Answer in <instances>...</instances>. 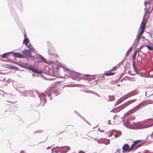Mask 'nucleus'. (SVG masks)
I'll return each mask as SVG.
<instances>
[{
    "label": "nucleus",
    "instance_id": "nucleus-1",
    "mask_svg": "<svg viewBox=\"0 0 153 153\" xmlns=\"http://www.w3.org/2000/svg\"><path fill=\"white\" fill-rule=\"evenodd\" d=\"M59 88H51L48 89L45 94L43 93H39L36 91H35L34 92L37 95L39 98L40 101V105L43 106L45 103L47 102L46 99V96L47 95L48 97H50V99L51 100L52 97H50L53 93H54L56 95H58L60 93L59 91Z\"/></svg>",
    "mask_w": 153,
    "mask_h": 153
},
{
    "label": "nucleus",
    "instance_id": "nucleus-2",
    "mask_svg": "<svg viewBox=\"0 0 153 153\" xmlns=\"http://www.w3.org/2000/svg\"><path fill=\"white\" fill-rule=\"evenodd\" d=\"M137 99H136L130 100L126 102H125L121 105L118 106L116 108H115L113 109L111 111V112H113L114 113L120 111L123 109L124 108L127 106H128V105L131 104L133 103H134V102H136L137 101Z\"/></svg>",
    "mask_w": 153,
    "mask_h": 153
},
{
    "label": "nucleus",
    "instance_id": "nucleus-3",
    "mask_svg": "<svg viewBox=\"0 0 153 153\" xmlns=\"http://www.w3.org/2000/svg\"><path fill=\"white\" fill-rule=\"evenodd\" d=\"M149 123L148 124H136L134 123V125L133 127L134 129H141L147 128L153 125V119H149L148 120Z\"/></svg>",
    "mask_w": 153,
    "mask_h": 153
},
{
    "label": "nucleus",
    "instance_id": "nucleus-4",
    "mask_svg": "<svg viewBox=\"0 0 153 153\" xmlns=\"http://www.w3.org/2000/svg\"><path fill=\"white\" fill-rule=\"evenodd\" d=\"M143 106V104L142 103H140L134 108L128 111L124 114V116H126L127 115H129L138 110L141 108V107Z\"/></svg>",
    "mask_w": 153,
    "mask_h": 153
},
{
    "label": "nucleus",
    "instance_id": "nucleus-5",
    "mask_svg": "<svg viewBox=\"0 0 153 153\" xmlns=\"http://www.w3.org/2000/svg\"><path fill=\"white\" fill-rule=\"evenodd\" d=\"M145 28V27H144V25H143L142 26L140 25V29H141L140 32L139 33H137V36L135 40V42H136V43H137V42H138L140 40L141 35L144 31Z\"/></svg>",
    "mask_w": 153,
    "mask_h": 153
},
{
    "label": "nucleus",
    "instance_id": "nucleus-6",
    "mask_svg": "<svg viewBox=\"0 0 153 153\" xmlns=\"http://www.w3.org/2000/svg\"><path fill=\"white\" fill-rule=\"evenodd\" d=\"M138 93L139 92L138 91H137L136 89H135L125 95L123 97V100H125L130 97L137 95Z\"/></svg>",
    "mask_w": 153,
    "mask_h": 153
},
{
    "label": "nucleus",
    "instance_id": "nucleus-7",
    "mask_svg": "<svg viewBox=\"0 0 153 153\" xmlns=\"http://www.w3.org/2000/svg\"><path fill=\"white\" fill-rule=\"evenodd\" d=\"M68 72H69V71H68ZM69 74H71L70 77H71L73 79H79V78H82V74L77 73L73 71H72V72H71L70 73L69 72Z\"/></svg>",
    "mask_w": 153,
    "mask_h": 153
},
{
    "label": "nucleus",
    "instance_id": "nucleus-8",
    "mask_svg": "<svg viewBox=\"0 0 153 153\" xmlns=\"http://www.w3.org/2000/svg\"><path fill=\"white\" fill-rule=\"evenodd\" d=\"M89 137L94 140L95 138L98 136V132L97 131H93L88 133Z\"/></svg>",
    "mask_w": 153,
    "mask_h": 153
},
{
    "label": "nucleus",
    "instance_id": "nucleus-9",
    "mask_svg": "<svg viewBox=\"0 0 153 153\" xmlns=\"http://www.w3.org/2000/svg\"><path fill=\"white\" fill-rule=\"evenodd\" d=\"M70 148L68 146H61L59 148V152L61 153H65L70 149Z\"/></svg>",
    "mask_w": 153,
    "mask_h": 153
},
{
    "label": "nucleus",
    "instance_id": "nucleus-10",
    "mask_svg": "<svg viewBox=\"0 0 153 153\" xmlns=\"http://www.w3.org/2000/svg\"><path fill=\"white\" fill-rule=\"evenodd\" d=\"M22 53L27 57L30 58L32 57L33 59H34V57L31 55V53L30 51L28 50H25L22 52Z\"/></svg>",
    "mask_w": 153,
    "mask_h": 153
},
{
    "label": "nucleus",
    "instance_id": "nucleus-11",
    "mask_svg": "<svg viewBox=\"0 0 153 153\" xmlns=\"http://www.w3.org/2000/svg\"><path fill=\"white\" fill-rule=\"evenodd\" d=\"M147 14V12L146 11L144 14L143 17V19L141 22V26H142L143 25H144V27H146V20L145 21L146 16Z\"/></svg>",
    "mask_w": 153,
    "mask_h": 153
},
{
    "label": "nucleus",
    "instance_id": "nucleus-12",
    "mask_svg": "<svg viewBox=\"0 0 153 153\" xmlns=\"http://www.w3.org/2000/svg\"><path fill=\"white\" fill-rule=\"evenodd\" d=\"M143 104V105L144 106L149 104H153V100H147L141 102Z\"/></svg>",
    "mask_w": 153,
    "mask_h": 153
},
{
    "label": "nucleus",
    "instance_id": "nucleus-13",
    "mask_svg": "<svg viewBox=\"0 0 153 153\" xmlns=\"http://www.w3.org/2000/svg\"><path fill=\"white\" fill-rule=\"evenodd\" d=\"M135 119V117H130L128 119L126 122V125H131V121H133V120Z\"/></svg>",
    "mask_w": 153,
    "mask_h": 153
},
{
    "label": "nucleus",
    "instance_id": "nucleus-14",
    "mask_svg": "<svg viewBox=\"0 0 153 153\" xmlns=\"http://www.w3.org/2000/svg\"><path fill=\"white\" fill-rule=\"evenodd\" d=\"M105 140H106L105 138L104 139L101 138L100 139H97V138L94 139V140L96 141L98 144H105Z\"/></svg>",
    "mask_w": 153,
    "mask_h": 153
},
{
    "label": "nucleus",
    "instance_id": "nucleus-15",
    "mask_svg": "<svg viewBox=\"0 0 153 153\" xmlns=\"http://www.w3.org/2000/svg\"><path fill=\"white\" fill-rule=\"evenodd\" d=\"M19 91L20 92L21 94L24 96H26L28 92L27 91L25 90L24 88H21L19 90Z\"/></svg>",
    "mask_w": 153,
    "mask_h": 153
},
{
    "label": "nucleus",
    "instance_id": "nucleus-16",
    "mask_svg": "<svg viewBox=\"0 0 153 153\" xmlns=\"http://www.w3.org/2000/svg\"><path fill=\"white\" fill-rule=\"evenodd\" d=\"M64 72H65V75H66L67 76H68V77L69 76L70 77L71 76V74H69L68 71H69V72H70V73L71 72H72V71H71L69 70L68 69L66 68H64Z\"/></svg>",
    "mask_w": 153,
    "mask_h": 153
},
{
    "label": "nucleus",
    "instance_id": "nucleus-17",
    "mask_svg": "<svg viewBox=\"0 0 153 153\" xmlns=\"http://www.w3.org/2000/svg\"><path fill=\"white\" fill-rule=\"evenodd\" d=\"M13 56L15 57L19 58H23L24 57V56L22 54L19 53H14L13 54Z\"/></svg>",
    "mask_w": 153,
    "mask_h": 153
},
{
    "label": "nucleus",
    "instance_id": "nucleus-18",
    "mask_svg": "<svg viewBox=\"0 0 153 153\" xmlns=\"http://www.w3.org/2000/svg\"><path fill=\"white\" fill-rule=\"evenodd\" d=\"M28 69L32 71L33 72L36 74H39V72L37 70L33 68L32 67L29 66L28 67Z\"/></svg>",
    "mask_w": 153,
    "mask_h": 153
},
{
    "label": "nucleus",
    "instance_id": "nucleus-19",
    "mask_svg": "<svg viewBox=\"0 0 153 153\" xmlns=\"http://www.w3.org/2000/svg\"><path fill=\"white\" fill-rule=\"evenodd\" d=\"M132 65L134 68V71L137 74H140V76H142V74H140L139 72V71L137 69V68L135 67V63L134 64V62H133V64H132Z\"/></svg>",
    "mask_w": 153,
    "mask_h": 153
},
{
    "label": "nucleus",
    "instance_id": "nucleus-20",
    "mask_svg": "<svg viewBox=\"0 0 153 153\" xmlns=\"http://www.w3.org/2000/svg\"><path fill=\"white\" fill-rule=\"evenodd\" d=\"M114 138H117L121 135V133L119 131H116L114 130Z\"/></svg>",
    "mask_w": 153,
    "mask_h": 153
},
{
    "label": "nucleus",
    "instance_id": "nucleus-21",
    "mask_svg": "<svg viewBox=\"0 0 153 153\" xmlns=\"http://www.w3.org/2000/svg\"><path fill=\"white\" fill-rule=\"evenodd\" d=\"M128 148L129 146L127 144H126L124 145L122 147L123 150V151H127L128 150Z\"/></svg>",
    "mask_w": 153,
    "mask_h": 153
},
{
    "label": "nucleus",
    "instance_id": "nucleus-22",
    "mask_svg": "<svg viewBox=\"0 0 153 153\" xmlns=\"http://www.w3.org/2000/svg\"><path fill=\"white\" fill-rule=\"evenodd\" d=\"M114 96L113 95L110 96L109 95L108 97V98L107 99L108 101H112L114 100Z\"/></svg>",
    "mask_w": 153,
    "mask_h": 153
},
{
    "label": "nucleus",
    "instance_id": "nucleus-23",
    "mask_svg": "<svg viewBox=\"0 0 153 153\" xmlns=\"http://www.w3.org/2000/svg\"><path fill=\"white\" fill-rule=\"evenodd\" d=\"M59 148H60L59 147L57 146L56 148L54 147L51 149V151L52 152H55L56 153H57L58 152H59L58 149Z\"/></svg>",
    "mask_w": 153,
    "mask_h": 153
},
{
    "label": "nucleus",
    "instance_id": "nucleus-24",
    "mask_svg": "<svg viewBox=\"0 0 153 153\" xmlns=\"http://www.w3.org/2000/svg\"><path fill=\"white\" fill-rule=\"evenodd\" d=\"M38 57L40 58L42 62H45V63H47V61L42 56L38 54Z\"/></svg>",
    "mask_w": 153,
    "mask_h": 153
},
{
    "label": "nucleus",
    "instance_id": "nucleus-25",
    "mask_svg": "<svg viewBox=\"0 0 153 153\" xmlns=\"http://www.w3.org/2000/svg\"><path fill=\"white\" fill-rule=\"evenodd\" d=\"M124 100H123V97L121 98L120 99H119L116 102L115 105H116L120 103H121Z\"/></svg>",
    "mask_w": 153,
    "mask_h": 153
},
{
    "label": "nucleus",
    "instance_id": "nucleus-26",
    "mask_svg": "<svg viewBox=\"0 0 153 153\" xmlns=\"http://www.w3.org/2000/svg\"><path fill=\"white\" fill-rule=\"evenodd\" d=\"M147 91H149L148 92V94H149L148 96L153 94V88H149Z\"/></svg>",
    "mask_w": 153,
    "mask_h": 153
},
{
    "label": "nucleus",
    "instance_id": "nucleus-27",
    "mask_svg": "<svg viewBox=\"0 0 153 153\" xmlns=\"http://www.w3.org/2000/svg\"><path fill=\"white\" fill-rule=\"evenodd\" d=\"M115 74V73H111L110 71H108V72L104 74V75H106L107 76H111V75H113Z\"/></svg>",
    "mask_w": 153,
    "mask_h": 153
},
{
    "label": "nucleus",
    "instance_id": "nucleus-28",
    "mask_svg": "<svg viewBox=\"0 0 153 153\" xmlns=\"http://www.w3.org/2000/svg\"><path fill=\"white\" fill-rule=\"evenodd\" d=\"M29 42V40L28 39L26 38L23 41V43L24 44H25L27 46V45H27L28 43Z\"/></svg>",
    "mask_w": 153,
    "mask_h": 153
},
{
    "label": "nucleus",
    "instance_id": "nucleus-29",
    "mask_svg": "<svg viewBox=\"0 0 153 153\" xmlns=\"http://www.w3.org/2000/svg\"><path fill=\"white\" fill-rule=\"evenodd\" d=\"M13 52H8V53H5L4 54H3L2 55V56H1V57L2 58H6L7 56V55L9 54H10V53H13Z\"/></svg>",
    "mask_w": 153,
    "mask_h": 153
},
{
    "label": "nucleus",
    "instance_id": "nucleus-30",
    "mask_svg": "<svg viewBox=\"0 0 153 153\" xmlns=\"http://www.w3.org/2000/svg\"><path fill=\"white\" fill-rule=\"evenodd\" d=\"M114 130H113L111 131L109 134L108 135L109 137H111L113 134H114Z\"/></svg>",
    "mask_w": 153,
    "mask_h": 153
},
{
    "label": "nucleus",
    "instance_id": "nucleus-31",
    "mask_svg": "<svg viewBox=\"0 0 153 153\" xmlns=\"http://www.w3.org/2000/svg\"><path fill=\"white\" fill-rule=\"evenodd\" d=\"M134 56L133 57H132V59H133V63L132 64H133V62H134V64L135 63H134V61H135V57L136 56V54L137 53V52H134Z\"/></svg>",
    "mask_w": 153,
    "mask_h": 153
},
{
    "label": "nucleus",
    "instance_id": "nucleus-32",
    "mask_svg": "<svg viewBox=\"0 0 153 153\" xmlns=\"http://www.w3.org/2000/svg\"><path fill=\"white\" fill-rule=\"evenodd\" d=\"M136 145V144L134 143L133 144L131 145V147L129 148L128 151H130Z\"/></svg>",
    "mask_w": 153,
    "mask_h": 153
},
{
    "label": "nucleus",
    "instance_id": "nucleus-33",
    "mask_svg": "<svg viewBox=\"0 0 153 153\" xmlns=\"http://www.w3.org/2000/svg\"><path fill=\"white\" fill-rule=\"evenodd\" d=\"M145 46H146L150 50H152L153 49V48L149 45H146Z\"/></svg>",
    "mask_w": 153,
    "mask_h": 153
},
{
    "label": "nucleus",
    "instance_id": "nucleus-34",
    "mask_svg": "<svg viewBox=\"0 0 153 153\" xmlns=\"http://www.w3.org/2000/svg\"><path fill=\"white\" fill-rule=\"evenodd\" d=\"M145 46V45H143V46H140L138 49H137V51H136V52H139L140 51L141 49H142Z\"/></svg>",
    "mask_w": 153,
    "mask_h": 153
},
{
    "label": "nucleus",
    "instance_id": "nucleus-35",
    "mask_svg": "<svg viewBox=\"0 0 153 153\" xmlns=\"http://www.w3.org/2000/svg\"><path fill=\"white\" fill-rule=\"evenodd\" d=\"M110 143V140L109 139H107L106 140V141H105V144L106 145H107L109 144Z\"/></svg>",
    "mask_w": 153,
    "mask_h": 153
},
{
    "label": "nucleus",
    "instance_id": "nucleus-36",
    "mask_svg": "<svg viewBox=\"0 0 153 153\" xmlns=\"http://www.w3.org/2000/svg\"><path fill=\"white\" fill-rule=\"evenodd\" d=\"M27 47L29 48L30 50L33 51L34 50V49L33 48V47H30L29 46L27 45Z\"/></svg>",
    "mask_w": 153,
    "mask_h": 153
},
{
    "label": "nucleus",
    "instance_id": "nucleus-37",
    "mask_svg": "<svg viewBox=\"0 0 153 153\" xmlns=\"http://www.w3.org/2000/svg\"><path fill=\"white\" fill-rule=\"evenodd\" d=\"M126 59V58H123V59L122 60L119 62V65H121V64H122L124 62V61Z\"/></svg>",
    "mask_w": 153,
    "mask_h": 153
},
{
    "label": "nucleus",
    "instance_id": "nucleus-38",
    "mask_svg": "<svg viewBox=\"0 0 153 153\" xmlns=\"http://www.w3.org/2000/svg\"><path fill=\"white\" fill-rule=\"evenodd\" d=\"M143 153H153L152 152H151L148 150H145Z\"/></svg>",
    "mask_w": 153,
    "mask_h": 153
},
{
    "label": "nucleus",
    "instance_id": "nucleus-39",
    "mask_svg": "<svg viewBox=\"0 0 153 153\" xmlns=\"http://www.w3.org/2000/svg\"><path fill=\"white\" fill-rule=\"evenodd\" d=\"M141 140H136L135 142H134V143L136 144L137 143H138L139 142H141Z\"/></svg>",
    "mask_w": 153,
    "mask_h": 153
},
{
    "label": "nucleus",
    "instance_id": "nucleus-40",
    "mask_svg": "<svg viewBox=\"0 0 153 153\" xmlns=\"http://www.w3.org/2000/svg\"><path fill=\"white\" fill-rule=\"evenodd\" d=\"M117 69V67L116 66H114V67L112 68L111 69V71H113V70H115L116 69Z\"/></svg>",
    "mask_w": 153,
    "mask_h": 153
},
{
    "label": "nucleus",
    "instance_id": "nucleus-41",
    "mask_svg": "<svg viewBox=\"0 0 153 153\" xmlns=\"http://www.w3.org/2000/svg\"><path fill=\"white\" fill-rule=\"evenodd\" d=\"M42 130H39V131H36L34 133H40L42 132Z\"/></svg>",
    "mask_w": 153,
    "mask_h": 153
},
{
    "label": "nucleus",
    "instance_id": "nucleus-42",
    "mask_svg": "<svg viewBox=\"0 0 153 153\" xmlns=\"http://www.w3.org/2000/svg\"><path fill=\"white\" fill-rule=\"evenodd\" d=\"M129 54V51H128L126 52V56H127Z\"/></svg>",
    "mask_w": 153,
    "mask_h": 153
},
{
    "label": "nucleus",
    "instance_id": "nucleus-43",
    "mask_svg": "<svg viewBox=\"0 0 153 153\" xmlns=\"http://www.w3.org/2000/svg\"><path fill=\"white\" fill-rule=\"evenodd\" d=\"M121 149H118L117 150L116 153H119Z\"/></svg>",
    "mask_w": 153,
    "mask_h": 153
},
{
    "label": "nucleus",
    "instance_id": "nucleus-44",
    "mask_svg": "<svg viewBox=\"0 0 153 153\" xmlns=\"http://www.w3.org/2000/svg\"><path fill=\"white\" fill-rule=\"evenodd\" d=\"M149 92L148 91H146L145 92V96H147V94H148V92Z\"/></svg>",
    "mask_w": 153,
    "mask_h": 153
},
{
    "label": "nucleus",
    "instance_id": "nucleus-45",
    "mask_svg": "<svg viewBox=\"0 0 153 153\" xmlns=\"http://www.w3.org/2000/svg\"><path fill=\"white\" fill-rule=\"evenodd\" d=\"M132 47H131L129 49V50L128 51L129 52V51H131L132 50Z\"/></svg>",
    "mask_w": 153,
    "mask_h": 153
},
{
    "label": "nucleus",
    "instance_id": "nucleus-46",
    "mask_svg": "<svg viewBox=\"0 0 153 153\" xmlns=\"http://www.w3.org/2000/svg\"><path fill=\"white\" fill-rule=\"evenodd\" d=\"M13 66L14 67H13V68H14L15 69H18V67H16V66Z\"/></svg>",
    "mask_w": 153,
    "mask_h": 153
},
{
    "label": "nucleus",
    "instance_id": "nucleus-47",
    "mask_svg": "<svg viewBox=\"0 0 153 153\" xmlns=\"http://www.w3.org/2000/svg\"><path fill=\"white\" fill-rule=\"evenodd\" d=\"M48 53L50 55L52 54V53L49 50H48Z\"/></svg>",
    "mask_w": 153,
    "mask_h": 153
},
{
    "label": "nucleus",
    "instance_id": "nucleus-48",
    "mask_svg": "<svg viewBox=\"0 0 153 153\" xmlns=\"http://www.w3.org/2000/svg\"><path fill=\"white\" fill-rule=\"evenodd\" d=\"M22 67L24 68H27V69H28V67H27L26 66H21Z\"/></svg>",
    "mask_w": 153,
    "mask_h": 153
},
{
    "label": "nucleus",
    "instance_id": "nucleus-49",
    "mask_svg": "<svg viewBox=\"0 0 153 153\" xmlns=\"http://www.w3.org/2000/svg\"><path fill=\"white\" fill-rule=\"evenodd\" d=\"M78 153H85L84 152L81 151H79Z\"/></svg>",
    "mask_w": 153,
    "mask_h": 153
},
{
    "label": "nucleus",
    "instance_id": "nucleus-50",
    "mask_svg": "<svg viewBox=\"0 0 153 153\" xmlns=\"http://www.w3.org/2000/svg\"><path fill=\"white\" fill-rule=\"evenodd\" d=\"M108 124H111V121L110 120H108Z\"/></svg>",
    "mask_w": 153,
    "mask_h": 153
},
{
    "label": "nucleus",
    "instance_id": "nucleus-51",
    "mask_svg": "<svg viewBox=\"0 0 153 153\" xmlns=\"http://www.w3.org/2000/svg\"><path fill=\"white\" fill-rule=\"evenodd\" d=\"M20 153H25L24 152V151H23L21 152Z\"/></svg>",
    "mask_w": 153,
    "mask_h": 153
},
{
    "label": "nucleus",
    "instance_id": "nucleus-52",
    "mask_svg": "<svg viewBox=\"0 0 153 153\" xmlns=\"http://www.w3.org/2000/svg\"><path fill=\"white\" fill-rule=\"evenodd\" d=\"M51 148V147H48L47 148V149H49Z\"/></svg>",
    "mask_w": 153,
    "mask_h": 153
},
{
    "label": "nucleus",
    "instance_id": "nucleus-53",
    "mask_svg": "<svg viewBox=\"0 0 153 153\" xmlns=\"http://www.w3.org/2000/svg\"><path fill=\"white\" fill-rule=\"evenodd\" d=\"M153 7H152V10H151V12H152V10H153Z\"/></svg>",
    "mask_w": 153,
    "mask_h": 153
},
{
    "label": "nucleus",
    "instance_id": "nucleus-54",
    "mask_svg": "<svg viewBox=\"0 0 153 153\" xmlns=\"http://www.w3.org/2000/svg\"><path fill=\"white\" fill-rule=\"evenodd\" d=\"M94 83L95 84H96V82L95 81H94Z\"/></svg>",
    "mask_w": 153,
    "mask_h": 153
},
{
    "label": "nucleus",
    "instance_id": "nucleus-55",
    "mask_svg": "<svg viewBox=\"0 0 153 153\" xmlns=\"http://www.w3.org/2000/svg\"><path fill=\"white\" fill-rule=\"evenodd\" d=\"M88 75H84V76H87Z\"/></svg>",
    "mask_w": 153,
    "mask_h": 153
},
{
    "label": "nucleus",
    "instance_id": "nucleus-56",
    "mask_svg": "<svg viewBox=\"0 0 153 153\" xmlns=\"http://www.w3.org/2000/svg\"><path fill=\"white\" fill-rule=\"evenodd\" d=\"M131 75H134L135 74H131Z\"/></svg>",
    "mask_w": 153,
    "mask_h": 153
},
{
    "label": "nucleus",
    "instance_id": "nucleus-57",
    "mask_svg": "<svg viewBox=\"0 0 153 153\" xmlns=\"http://www.w3.org/2000/svg\"><path fill=\"white\" fill-rule=\"evenodd\" d=\"M28 46H29L30 47V46H31V45L30 44Z\"/></svg>",
    "mask_w": 153,
    "mask_h": 153
},
{
    "label": "nucleus",
    "instance_id": "nucleus-58",
    "mask_svg": "<svg viewBox=\"0 0 153 153\" xmlns=\"http://www.w3.org/2000/svg\"><path fill=\"white\" fill-rule=\"evenodd\" d=\"M151 77H153V74L152 75V76Z\"/></svg>",
    "mask_w": 153,
    "mask_h": 153
},
{
    "label": "nucleus",
    "instance_id": "nucleus-59",
    "mask_svg": "<svg viewBox=\"0 0 153 153\" xmlns=\"http://www.w3.org/2000/svg\"><path fill=\"white\" fill-rule=\"evenodd\" d=\"M24 37H26V35H24Z\"/></svg>",
    "mask_w": 153,
    "mask_h": 153
},
{
    "label": "nucleus",
    "instance_id": "nucleus-60",
    "mask_svg": "<svg viewBox=\"0 0 153 153\" xmlns=\"http://www.w3.org/2000/svg\"><path fill=\"white\" fill-rule=\"evenodd\" d=\"M69 86V85L65 86L64 87Z\"/></svg>",
    "mask_w": 153,
    "mask_h": 153
},
{
    "label": "nucleus",
    "instance_id": "nucleus-61",
    "mask_svg": "<svg viewBox=\"0 0 153 153\" xmlns=\"http://www.w3.org/2000/svg\"><path fill=\"white\" fill-rule=\"evenodd\" d=\"M145 4V5L146 6V1H145V4Z\"/></svg>",
    "mask_w": 153,
    "mask_h": 153
},
{
    "label": "nucleus",
    "instance_id": "nucleus-62",
    "mask_svg": "<svg viewBox=\"0 0 153 153\" xmlns=\"http://www.w3.org/2000/svg\"><path fill=\"white\" fill-rule=\"evenodd\" d=\"M32 75H33V76H34V74H32Z\"/></svg>",
    "mask_w": 153,
    "mask_h": 153
},
{
    "label": "nucleus",
    "instance_id": "nucleus-63",
    "mask_svg": "<svg viewBox=\"0 0 153 153\" xmlns=\"http://www.w3.org/2000/svg\"><path fill=\"white\" fill-rule=\"evenodd\" d=\"M137 146L138 147H139L140 146V145H138V146Z\"/></svg>",
    "mask_w": 153,
    "mask_h": 153
},
{
    "label": "nucleus",
    "instance_id": "nucleus-64",
    "mask_svg": "<svg viewBox=\"0 0 153 153\" xmlns=\"http://www.w3.org/2000/svg\"><path fill=\"white\" fill-rule=\"evenodd\" d=\"M13 102H10V103H13Z\"/></svg>",
    "mask_w": 153,
    "mask_h": 153
}]
</instances>
